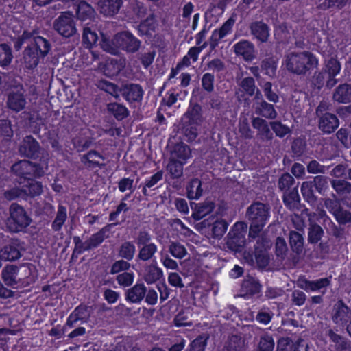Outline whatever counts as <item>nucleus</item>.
Returning <instances> with one entry per match:
<instances>
[{"label": "nucleus", "instance_id": "nucleus-50", "mask_svg": "<svg viewBox=\"0 0 351 351\" xmlns=\"http://www.w3.org/2000/svg\"><path fill=\"white\" fill-rule=\"evenodd\" d=\"M167 170L170 173L172 178H178L183 173V165L181 162L172 160H170L167 166Z\"/></svg>", "mask_w": 351, "mask_h": 351}, {"label": "nucleus", "instance_id": "nucleus-31", "mask_svg": "<svg viewBox=\"0 0 351 351\" xmlns=\"http://www.w3.org/2000/svg\"><path fill=\"white\" fill-rule=\"evenodd\" d=\"M186 196L189 199H198L202 195V181L198 178L191 179L186 184Z\"/></svg>", "mask_w": 351, "mask_h": 351}, {"label": "nucleus", "instance_id": "nucleus-62", "mask_svg": "<svg viewBox=\"0 0 351 351\" xmlns=\"http://www.w3.org/2000/svg\"><path fill=\"white\" fill-rule=\"evenodd\" d=\"M191 312L189 310L183 311L179 313L174 319V323L176 326H185L191 325L189 321Z\"/></svg>", "mask_w": 351, "mask_h": 351}, {"label": "nucleus", "instance_id": "nucleus-5", "mask_svg": "<svg viewBox=\"0 0 351 351\" xmlns=\"http://www.w3.org/2000/svg\"><path fill=\"white\" fill-rule=\"evenodd\" d=\"M32 219L23 207L13 204L10 207V217L6 220V226L10 232H23L29 226Z\"/></svg>", "mask_w": 351, "mask_h": 351}, {"label": "nucleus", "instance_id": "nucleus-59", "mask_svg": "<svg viewBox=\"0 0 351 351\" xmlns=\"http://www.w3.org/2000/svg\"><path fill=\"white\" fill-rule=\"evenodd\" d=\"M202 86L204 90L208 93H212L214 90L215 76L210 73H206L202 75Z\"/></svg>", "mask_w": 351, "mask_h": 351}, {"label": "nucleus", "instance_id": "nucleus-44", "mask_svg": "<svg viewBox=\"0 0 351 351\" xmlns=\"http://www.w3.org/2000/svg\"><path fill=\"white\" fill-rule=\"evenodd\" d=\"M245 243L244 237L239 232H230L228 234L227 244L228 247L233 250L239 251Z\"/></svg>", "mask_w": 351, "mask_h": 351}, {"label": "nucleus", "instance_id": "nucleus-40", "mask_svg": "<svg viewBox=\"0 0 351 351\" xmlns=\"http://www.w3.org/2000/svg\"><path fill=\"white\" fill-rule=\"evenodd\" d=\"M298 188V184L295 182L294 178L288 173H283L278 180V188L282 191L285 192L293 189V188Z\"/></svg>", "mask_w": 351, "mask_h": 351}, {"label": "nucleus", "instance_id": "nucleus-19", "mask_svg": "<svg viewBox=\"0 0 351 351\" xmlns=\"http://www.w3.org/2000/svg\"><path fill=\"white\" fill-rule=\"evenodd\" d=\"M26 99L23 93L16 91L11 92L8 95L7 106L16 112L23 110L26 105Z\"/></svg>", "mask_w": 351, "mask_h": 351}, {"label": "nucleus", "instance_id": "nucleus-32", "mask_svg": "<svg viewBox=\"0 0 351 351\" xmlns=\"http://www.w3.org/2000/svg\"><path fill=\"white\" fill-rule=\"evenodd\" d=\"M29 167H30V161L19 160L12 165L11 171L19 177L17 180H25V179L29 178Z\"/></svg>", "mask_w": 351, "mask_h": 351}, {"label": "nucleus", "instance_id": "nucleus-47", "mask_svg": "<svg viewBox=\"0 0 351 351\" xmlns=\"http://www.w3.org/2000/svg\"><path fill=\"white\" fill-rule=\"evenodd\" d=\"M312 184L315 190L320 195H324L328 189V178L324 176H317L311 181Z\"/></svg>", "mask_w": 351, "mask_h": 351}, {"label": "nucleus", "instance_id": "nucleus-9", "mask_svg": "<svg viewBox=\"0 0 351 351\" xmlns=\"http://www.w3.org/2000/svg\"><path fill=\"white\" fill-rule=\"evenodd\" d=\"M144 94L142 86L138 84L127 83L120 88L119 95L132 106L136 103H141Z\"/></svg>", "mask_w": 351, "mask_h": 351}, {"label": "nucleus", "instance_id": "nucleus-39", "mask_svg": "<svg viewBox=\"0 0 351 351\" xmlns=\"http://www.w3.org/2000/svg\"><path fill=\"white\" fill-rule=\"evenodd\" d=\"M239 85L244 93L248 97H252L255 94L256 90V97H258V95H261L259 90L256 86L255 80L252 77H244L241 81Z\"/></svg>", "mask_w": 351, "mask_h": 351}, {"label": "nucleus", "instance_id": "nucleus-46", "mask_svg": "<svg viewBox=\"0 0 351 351\" xmlns=\"http://www.w3.org/2000/svg\"><path fill=\"white\" fill-rule=\"evenodd\" d=\"M341 69L339 61L337 58L331 57L326 61L325 66L322 69L327 75L336 77L340 73Z\"/></svg>", "mask_w": 351, "mask_h": 351}, {"label": "nucleus", "instance_id": "nucleus-1", "mask_svg": "<svg viewBox=\"0 0 351 351\" xmlns=\"http://www.w3.org/2000/svg\"><path fill=\"white\" fill-rule=\"evenodd\" d=\"M250 222L249 237L256 240L254 256L258 267L265 268L269 263L270 241L264 234H260L270 217V208L260 202H253L247 209Z\"/></svg>", "mask_w": 351, "mask_h": 351}, {"label": "nucleus", "instance_id": "nucleus-14", "mask_svg": "<svg viewBox=\"0 0 351 351\" xmlns=\"http://www.w3.org/2000/svg\"><path fill=\"white\" fill-rule=\"evenodd\" d=\"M339 125L337 117L330 112H325L319 117V129L324 134L334 132Z\"/></svg>", "mask_w": 351, "mask_h": 351}, {"label": "nucleus", "instance_id": "nucleus-4", "mask_svg": "<svg viewBox=\"0 0 351 351\" xmlns=\"http://www.w3.org/2000/svg\"><path fill=\"white\" fill-rule=\"evenodd\" d=\"M118 223H114L111 224H107L98 232L93 234L87 240L82 242L80 237L75 236L73 237V243L75 244V248L73 253L81 254L86 251L96 248L99 247L108 237L106 234L110 232V228L113 226H117Z\"/></svg>", "mask_w": 351, "mask_h": 351}, {"label": "nucleus", "instance_id": "nucleus-11", "mask_svg": "<svg viewBox=\"0 0 351 351\" xmlns=\"http://www.w3.org/2000/svg\"><path fill=\"white\" fill-rule=\"evenodd\" d=\"M40 146L39 143L31 135L27 136L19 147V152L23 156L31 159L39 157Z\"/></svg>", "mask_w": 351, "mask_h": 351}, {"label": "nucleus", "instance_id": "nucleus-3", "mask_svg": "<svg viewBox=\"0 0 351 351\" xmlns=\"http://www.w3.org/2000/svg\"><path fill=\"white\" fill-rule=\"evenodd\" d=\"M51 43L47 39L36 36L24 50L23 58L26 68L34 69L50 51Z\"/></svg>", "mask_w": 351, "mask_h": 351}, {"label": "nucleus", "instance_id": "nucleus-54", "mask_svg": "<svg viewBox=\"0 0 351 351\" xmlns=\"http://www.w3.org/2000/svg\"><path fill=\"white\" fill-rule=\"evenodd\" d=\"M270 126L276 135L280 138L285 137L291 132L290 128L287 125L282 124L278 121L270 122Z\"/></svg>", "mask_w": 351, "mask_h": 351}, {"label": "nucleus", "instance_id": "nucleus-29", "mask_svg": "<svg viewBox=\"0 0 351 351\" xmlns=\"http://www.w3.org/2000/svg\"><path fill=\"white\" fill-rule=\"evenodd\" d=\"M215 208V204L213 201L206 200L202 203L195 204L193 217L196 220H199L210 214Z\"/></svg>", "mask_w": 351, "mask_h": 351}, {"label": "nucleus", "instance_id": "nucleus-51", "mask_svg": "<svg viewBox=\"0 0 351 351\" xmlns=\"http://www.w3.org/2000/svg\"><path fill=\"white\" fill-rule=\"evenodd\" d=\"M131 10L136 19H143L147 14V8L142 2L135 1L131 4Z\"/></svg>", "mask_w": 351, "mask_h": 351}, {"label": "nucleus", "instance_id": "nucleus-22", "mask_svg": "<svg viewBox=\"0 0 351 351\" xmlns=\"http://www.w3.org/2000/svg\"><path fill=\"white\" fill-rule=\"evenodd\" d=\"M123 5V0H100V12L106 16H113L118 14Z\"/></svg>", "mask_w": 351, "mask_h": 351}, {"label": "nucleus", "instance_id": "nucleus-34", "mask_svg": "<svg viewBox=\"0 0 351 351\" xmlns=\"http://www.w3.org/2000/svg\"><path fill=\"white\" fill-rule=\"evenodd\" d=\"M95 14L93 7L84 1H81L76 8V16L82 21H85L91 19Z\"/></svg>", "mask_w": 351, "mask_h": 351}, {"label": "nucleus", "instance_id": "nucleus-12", "mask_svg": "<svg viewBox=\"0 0 351 351\" xmlns=\"http://www.w3.org/2000/svg\"><path fill=\"white\" fill-rule=\"evenodd\" d=\"M104 160V156L95 149L88 151L80 158L81 162L86 169L90 170L96 168L102 169L105 166V164L103 162Z\"/></svg>", "mask_w": 351, "mask_h": 351}, {"label": "nucleus", "instance_id": "nucleus-64", "mask_svg": "<svg viewBox=\"0 0 351 351\" xmlns=\"http://www.w3.org/2000/svg\"><path fill=\"white\" fill-rule=\"evenodd\" d=\"M182 130L187 138V141L189 142L195 141L197 136V125H189L186 123H182Z\"/></svg>", "mask_w": 351, "mask_h": 351}, {"label": "nucleus", "instance_id": "nucleus-43", "mask_svg": "<svg viewBox=\"0 0 351 351\" xmlns=\"http://www.w3.org/2000/svg\"><path fill=\"white\" fill-rule=\"evenodd\" d=\"M18 271L19 269L15 265H7L3 269L1 276L5 285H14L16 284Z\"/></svg>", "mask_w": 351, "mask_h": 351}, {"label": "nucleus", "instance_id": "nucleus-49", "mask_svg": "<svg viewBox=\"0 0 351 351\" xmlns=\"http://www.w3.org/2000/svg\"><path fill=\"white\" fill-rule=\"evenodd\" d=\"M145 287H132L128 291L127 298L132 302H138L145 296Z\"/></svg>", "mask_w": 351, "mask_h": 351}, {"label": "nucleus", "instance_id": "nucleus-33", "mask_svg": "<svg viewBox=\"0 0 351 351\" xmlns=\"http://www.w3.org/2000/svg\"><path fill=\"white\" fill-rule=\"evenodd\" d=\"M252 125L254 129L258 130L261 136L265 137L268 140L273 138V134L271 133L269 124L266 120L259 117H253L252 119Z\"/></svg>", "mask_w": 351, "mask_h": 351}, {"label": "nucleus", "instance_id": "nucleus-7", "mask_svg": "<svg viewBox=\"0 0 351 351\" xmlns=\"http://www.w3.org/2000/svg\"><path fill=\"white\" fill-rule=\"evenodd\" d=\"M112 43L116 48L127 53H136L141 45V41L129 31L117 34L112 40Z\"/></svg>", "mask_w": 351, "mask_h": 351}, {"label": "nucleus", "instance_id": "nucleus-6", "mask_svg": "<svg viewBox=\"0 0 351 351\" xmlns=\"http://www.w3.org/2000/svg\"><path fill=\"white\" fill-rule=\"evenodd\" d=\"M199 226L201 232L208 238L220 239L226 232L229 224L225 219L210 216L204 219Z\"/></svg>", "mask_w": 351, "mask_h": 351}, {"label": "nucleus", "instance_id": "nucleus-53", "mask_svg": "<svg viewBox=\"0 0 351 351\" xmlns=\"http://www.w3.org/2000/svg\"><path fill=\"white\" fill-rule=\"evenodd\" d=\"M177 90H178V86L171 88L162 99L161 104H165L169 108L175 104L178 101Z\"/></svg>", "mask_w": 351, "mask_h": 351}, {"label": "nucleus", "instance_id": "nucleus-10", "mask_svg": "<svg viewBox=\"0 0 351 351\" xmlns=\"http://www.w3.org/2000/svg\"><path fill=\"white\" fill-rule=\"evenodd\" d=\"M22 247L19 239H12L0 250V256L4 261H14L21 256Z\"/></svg>", "mask_w": 351, "mask_h": 351}, {"label": "nucleus", "instance_id": "nucleus-2", "mask_svg": "<svg viewBox=\"0 0 351 351\" xmlns=\"http://www.w3.org/2000/svg\"><path fill=\"white\" fill-rule=\"evenodd\" d=\"M287 69L289 72L300 75L317 68L319 60L311 51L291 52L285 58Z\"/></svg>", "mask_w": 351, "mask_h": 351}, {"label": "nucleus", "instance_id": "nucleus-27", "mask_svg": "<svg viewBox=\"0 0 351 351\" xmlns=\"http://www.w3.org/2000/svg\"><path fill=\"white\" fill-rule=\"evenodd\" d=\"M106 110L110 115L112 116L119 121H123L130 115V111L127 107L117 102H110L108 104Z\"/></svg>", "mask_w": 351, "mask_h": 351}, {"label": "nucleus", "instance_id": "nucleus-20", "mask_svg": "<svg viewBox=\"0 0 351 351\" xmlns=\"http://www.w3.org/2000/svg\"><path fill=\"white\" fill-rule=\"evenodd\" d=\"M234 52L238 56H242L245 60H252L254 58V45L247 40H241L233 46Z\"/></svg>", "mask_w": 351, "mask_h": 351}, {"label": "nucleus", "instance_id": "nucleus-52", "mask_svg": "<svg viewBox=\"0 0 351 351\" xmlns=\"http://www.w3.org/2000/svg\"><path fill=\"white\" fill-rule=\"evenodd\" d=\"M173 153L178 158L182 160H186L189 158L191 151L188 145L183 143H177L174 146Z\"/></svg>", "mask_w": 351, "mask_h": 351}, {"label": "nucleus", "instance_id": "nucleus-8", "mask_svg": "<svg viewBox=\"0 0 351 351\" xmlns=\"http://www.w3.org/2000/svg\"><path fill=\"white\" fill-rule=\"evenodd\" d=\"M53 28L59 34L65 38L73 36L76 33L77 29L73 14L70 12H62L55 20Z\"/></svg>", "mask_w": 351, "mask_h": 351}, {"label": "nucleus", "instance_id": "nucleus-58", "mask_svg": "<svg viewBox=\"0 0 351 351\" xmlns=\"http://www.w3.org/2000/svg\"><path fill=\"white\" fill-rule=\"evenodd\" d=\"M274 348V341L273 338L265 335L261 337L258 342V351H273Z\"/></svg>", "mask_w": 351, "mask_h": 351}, {"label": "nucleus", "instance_id": "nucleus-28", "mask_svg": "<svg viewBox=\"0 0 351 351\" xmlns=\"http://www.w3.org/2000/svg\"><path fill=\"white\" fill-rule=\"evenodd\" d=\"M282 201L285 206L289 210H294L298 208L300 202V197L298 193V188H293L283 192Z\"/></svg>", "mask_w": 351, "mask_h": 351}, {"label": "nucleus", "instance_id": "nucleus-15", "mask_svg": "<svg viewBox=\"0 0 351 351\" xmlns=\"http://www.w3.org/2000/svg\"><path fill=\"white\" fill-rule=\"evenodd\" d=\"M251 34L261 43H266L269 37V27L263 21L252 22L249 26Z\"/></svg>", "mask_w": 351, "mask_h": 351}, {"label": "nucleus", "instance_id": "nucleus-57", "mask_svg": "<svg viewBox=\"0 0 351 351\" xmlns=\"http://www.w3.org/2000/svg\"><path fill=\"white\" fill-rule=\"evenodd\" d=\"M130 267V263L123 259L116 261L112 263L110 269V274H116L121 271L125 272Z\"/></svg>", "mask_w": 351, "mask_h": 351}, {"label": "nucleus", "instance_id": "nucleus-16", "mask_svg": "<svg viewBox=\"0 0 351 351\" xmlns=\"http://www.w3.org/2000/svg\"><path fill=\"white\" fill-rule=\"evenodd\" d=\"M202 106L198 103H191L182 118V123H189V125H198L202 121Z\"/></svg>", "mask_w": 351, "mask_h": 351}, {"label": "nucleus", "instance_id": "nucleus-35", "mask_svg": "<svg viewBox=\"0 0 351 351\" xmlns=\"http://www.w3.org/2000/svg\"><path fill=\"white\" fill-rule=\"evenodd\" d=\"M278 59L276 57L271 56L262 60L261 64V71L263 74L273 77L276 75Z\"/></svg>", "mask_w": 351, "mask_h": 351}, {"label": "nucleus", "instance_id": "nucleus-38", "mask_svg": "<svg viewBox=\"0 0 351 351\" xmlns=\"http://www.w3.org/2000/svg\"><path fill=\"white\" fill-rule=\"evenodd\" d=\"M67 219L66 208L62 205H58V211L54 220L51 223V229L54 232L60 231Z\"/></svg>", "mask_w": 351, "mask_h": 351}, {"label": "nucleus", "instance_id": "nucleus-61", "mask_svg": "<svg viewBox=\"0 0 351 351\" xmlns=\"http://www.w3.org/2000/svg\"><path fill=\"white\" fill-rule=\"evenodd\" d=\"M134 274L132 271H125L117 276L116 280L119 285H132Z\"/></svg>", "mask_w": 351, "mask_h": 351}, {"label": "nucleus", "instance_id": "nucleus-30", "mask_svg": "<svg viewBox=\"0 0 351 351\" xmlns=\"http://www.w3.org/2000/svg\"><path fill=\"white\" fill-rule=\"evenodd\" d=\"M324 232L321 226L315 222L311 221L308 228V243L311 245H316L321 241Z\"/></svg>", "mask_w": 351, "mask_h": 351}, {"label": "nucleus", "instance_id": "nucleus-23", "mask_svg": "<svg viewBox=\"0 0 351 351\" xmlns=\"http://www.w3.org/2000/svg\"><path fill=\"white\" fill-rule=\"evenodd\" d=\"M332 99L339 104L351 103V90L349 84L346 82L337 86L333 92Z\"/></svg>", "mask_w": 351, "mask_h": 351}, {"label": "nucleus", "instance_id": "nucleus-26", "mask_svg": "<svg viewBox=\"0 0 351 351\" xmlns=\"http://www.w3.org/2000/svg\"><path fill=\"white\" fill-rule=\"evenodd\" d=\"M289 243L291 251L298 256L304 252V238L303 234L295 230H291L289 233Z\"/></svg>", "mask_w": 351, "mask_h": 351}, {"label": "nucleus", "instance_id": "nucleus-55", "mask_svg": "<svg viewBox=\"0 0 351 351\" xmlns=\"http://www.w3.org/2000/svg\"><path fill=\"white\" fill-rule=\"evenodd\" d=\"M0 134L7 138V140H10L12 138L14 132L10 120L8 119H0Z\"/></svg>", "mask_w": 351, "mask_h": 351}, {"label": "nucleus", "instance_id": "nucleus-48", "mask_svg": "<svg viewBox=\"0 0 351 351\" xmlns=\"http://www.w3.org/2000/svg\"><path fill=\"white\" fill-rule=\"evenodd\" d=\"M315 190L313 187V185L311 183V181L304 182L301 186V193L304 197V199L308 202H313L316 200V197L315 196Z\"/></svg>", "mask_w": 351, "mask_h": 351}, {"label": "nucleus", "instance_id": "nucleus-36", "mask_svg": "<svg viewBox=\"0 0 351 351\" xmlns=\"http://www.w3.org/2000/svg\"><path fill=\"white\" fill-rule=\"evenodd\" d=\"M98 35L89 27H84L82 36V45L86 49H91L98 41Z\"/></svg>", "mask_w": 351, "mask_h": 351}, {"label": "nucleus", "instance_id": "nucleus-21", "mask_svg": "<svg viewBox=\"0 0 351 351\" xmlns=\"http://www.w3.org/2000/svg\"><path fill=\"white\" fill-rule=\"evenodd\" d=\"M254 112L258 116L267 119H275L278 116V113L274 106L271 104L267 103L265 100L256 102Z\"/></svg>", "mask_w": 351, "mask_h": 351}, {"label": "nucleus", "instance_id": "nucleus-41", "mask_svg": "<svg viewBox=\"0 0 351 351\" xmlns=\"http://www.w3.org/2000/svg\"><path fill=\"white\" fill-rule=\"evenodd\" d=\"M138 248L139 251L136 256V261H147L152 259L158 250L157 245L155 243H149Z\"/></svg>", "mask_w": 351, "mask_h": 351}, {"label": "nucleus", "instance_id": "nucleus-37", "mask_svg": "<svg viewBox=\"0 0 351 351\" xmlns=\"http://www.w3.org/2000/svg\"><path fill=\"white\" fill-rule=\"evenodd\" d=\"M95 86L101 90L118 98L119 97L120 88L114 83L106 80H99L95 82Z\"/></svg>", "mask_w": 351, "mask_h": 351}, {"label": "nucleus", "instance_id": "nucleus-45", "mask_svg": "<svg viewBox=\"0 0 351 351\" xmlns=\"http://www.w3.org/2000/svg\"><path fill=\"white\" fill-rule=\"evenodd\" d=\"M136 247L131 241L123 242L119 250V256L122 258L130 261L135 254Z\"/></svg>", "mask_w": 351, "mask_h": 351}, {"label": "nucleus", "instance_id": "nucleus-13", "mask_svg": "<svg viewBox=\"0 0 351 351\" xmlns=\"http://www.w3.org/2000/svg\"><path fill=\"white\" fill-rule=\"evenodd\" d=\"M18 183L21 185L22 189L24 190L25 199L28 197L34 198L41 195L43 192V184L40 182L32 178H28L25 180H17Z\"/></svg>", "mask_w": 351, "mask_h": 351}, {"label": "nucleus", "instance_id": "nucleus-18", "mask_svg": "<svg viewBox=\"0 0 351 351\" xmlns=\"http://www.w3.org/2000/svg\"><path fill=\"white\" fill-rule=\"evenodd\" d=\"M143 278L148 285L158 281L162 285H166L162 269L154 264H151L145 268Z\"/></svg>", "mask_w": 351, "mask_h": 351}, {"label": "nucleus", "instance_id": "nucleus-24", "mask_svg": "<svg viewBox=\"0 0 351 351\" xmlns=\"http://www.w3.org/2000/svg\"><path fill=\"white\" fill-rule=\"evenodd\" d=\"M157 26L154 14H150L145 19L141 21L138 25V34L140 36H152L155 32Z\"/></svg>", "mask_w": 351, "mask_h": 351}, {"label": "nucleus", "instance_id": "nucleus-60", "mask_svg": "<svg viewBox=\"0 0 351 351\" xmlns=\"http://www.w3.org/2000/svg\"><path fill=\"white\" fill-rule=\"evenodd\" d=\"M24 193L25 191L22 189V187H13L6 190L3 193V196L8 201L14 200L19 197L25 199Z\"/></svg>", "mask_w": 351, "mask_h": 351}, {"label": "nucleus", "instance_id": "nucleus-17", "mask_svg": "<svg viewBox=\"0 0 351 351\" xmlns=\"http://www.w3.org/2000/svg\"><path fill=\"white\" fill-rule=\"evenodd\" d=\"M122 69L123 64L121 60L115 58H108L99 64L101 71L108 77L117 76Z\"/></svg>", "mask_w": 351, "mask_h": 351}, {"label": "nucleus", "instance_id": "nucleus-56", "mask_svg": "<svg viewBox=\"0 0 351 351\" xmlns=\"http://www.w3.org/2000/svg\"><path fill=\"white\" fill-rule=\"evenodd\" d=\"M287 250L288 248L285 239L281 237H278L275 243V254L276 256L284 259Z\"/></svg>", "mask_w": 351, "mask_h": 351}, {"label": "nucleus", "instance_id": "nucleus-42", "mask_svg": "<svg viewBox=\"0 0 351 351\" xmlns=\"http://www.w3.org/2000/svg\"><path fill=\"white\" fill-rule=\"evenodd\" d=\"M13 55L11 47L8 43L0 44V66L5 69L12 60Z\"/></svg>", "mask_w": 351, "mask_h": 351}, {"label": "nucleus", "instance_id": "nucleus-63", "mask_svg": "<svg viewBox=\"0 0 351 351\" xmlns=\"http://www.w3.org/2000/svg\"><path fill=\"white\" fill-rule=\"evenodd\" d=\"M334 217L339 225H346L351 222V212L341 207L334 215Z\"/></svg>", "mask_w": 351, "mask_h": 351}, {"label": "nucleus", "instance_id": "nucleus-25", "mask_svg": "<svg viewBox=\"0 0 351 351\" xmlns=\"http://www.w3.org/2000/svg\"><path fill=\"white\" fill-rule=\"evenodd\" d=\"M351 319V311L341 302H338L334 306L332 319L336 324H344Z\"/></svg>", "mask_w": 351, "mask_h": 351}]
</instances>
